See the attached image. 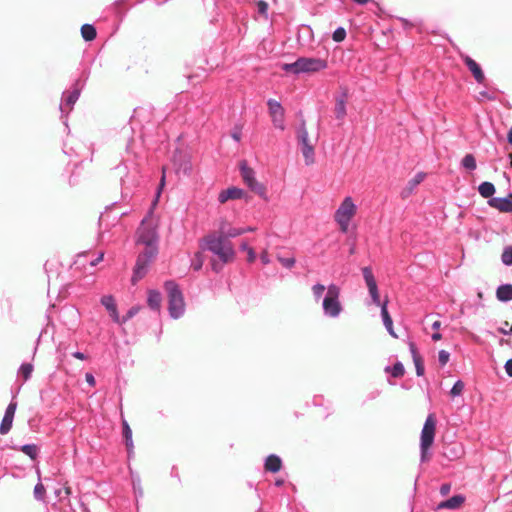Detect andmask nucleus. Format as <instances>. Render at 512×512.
<instances>
[{
    "mask_svg": "<svg viewBox=\"0 0 512 512\" xmlns=\"http://www.w3.org/2000/svg\"><path fill=\"white\" fill-rule=\"evenodd\" d=\"M132 485H133V489H134V492H135L136 496L142 497L143 496V490L141 488V481H140V478L138 476L137 477H132Z\"/></svg>",
    "mask_w": 512,
    "mask_h": 512,
    "instance_id": "49",
    "label": "nucleus"
},
{
    "mask_svg": "<svg viewBox=\"0 0 512 512\" xmlns=\"http://www.w3.org/2000/svg\"><path fill=\"white\" fill-rule=\"evenodd\" d=\"M172 163L174 170L178 176L190 175L192 171V163L190 161V158L186 154L180 151H176L172 157Z\"/></svg>",
    "mask_w": 512,
    "mask_h": 512,
    "instance_id": "12",
    "label": "nucleus"
},
{
    "mask_svg": "<svg viewBox=\"0 0 512 512\" xmlns=\"http://www.w3.org/2000/svg\"><path fill=\"white\" fill-rule=\"evenodd\" d=\"M85 380L87 384L91 387H94L96 385V380L92 373H86Z\"/></svg>",
    "mask_w": 512,
    "mask_h": 512,
    "instance_id": "56",
    "label": "nucleus"
},
{
    "mask_svg": "<svg viewBox=\"0 0 512 512\" xmlns=\"http://www.w3.org/2000/svg\"><path fill=\"white\" fill-rule=\"evenodd\" d=\"M297 139L301 145V152L305 158V163L310 165L314 162V147L309 143V135L305 122H302L297 130Z\"/></svg>",
    "mask_w": 512,
    "mask_h": 512,
    "instance_id": "8",
    "label": "nucleus"
},
{
    "mask_svg": "<svg viewBox=\"0 0 512 512\" xmlns=\"http://www.w3.org/2000/svg\"><path fill=\"white\" fill-rule=\"evenodd\" d=\"M45 487L41 482H38L34 487V497L37 500H43L45 496Z\"/></svg>",
    "mask_w": 512,
    "mask_h": 512,
    "instance_id": "47",
    "label": "nucleus"
},
{
    "mask_svg": "<svg viewBox=\"0 0 512 512\" xmlns=\"http://www.w3.org/2000/svg\"><path fill=\"white\" fill-rule=\"evenodd\" d=\"M249 189L251 191H253L254 193H256L257 195H259L262 199L264 200H267L268 197H267V192H266V187L258 182L257 180H255L251 185L248 186Z\"/></svg>",
    "mask_w": 512,
    "mask_h": 512,
    "instance_id": "32",
    "label": "nucleus"
},
{
    "mask_svg": "<svg viewBox=\"0 0 512 512\" xmlns=\"http://www.w3.org/2000/svg\"><path fill=\"white\" fill-rule=\"evenodd\" d=\"M101 304L107 309V311L116 307L115 299L112 295H104L101 298Z\"/></svg>",
    "mask_w": 512,
    "mask_h": 512,
    "instance_id": "41",
    "label": "nucleus"
},
{
    "mask_svg": "<svg viewBox=\"0 0 512 512\" xmlns=\"http://www.w3.org/2000/svg\"><path fill=\"white\" fill-rule=\"evenodd\" d=\"M496 189L492 182L484 181L478 186V192L483 198H493Z\"/></svg>",
    "mask_w": 512,
    "mask_h": 512,
    "instance_id": "26",
    "label": "nucleus"
},
{
    "mask_svg": "<svg viewBox=\"0 0 512 512\" xmlns=\"http://www.w3.org/2000/svg\"><path fill=\"white\" fill-rule=\"evenodd\" d=\"M109 312V315L110 317L112 318V320L117 323V324H120L121 325V318L119 316V313H118V310H117V306L114 307L112 310L108 311Z\"/></svg>",
    "mask_w": 512,
    "mask_h": 512,
    "instance_id": "54",
    "label": "nucleus"
},
{
    "mask_svg": "<svg viewBox=\"0 0 512 512\" xmlns=\"http://www.w3.org/2000/svg\"><path fill=\"white\" fill-rule=\"evenodd\" d=\"M355 213L356 205L352 198L350 196L345 197L334 214V219L339 225L341 232L346 233L348 231L349 223Z\"/></svg>",
    "mask_w": 512,
    "mask_h": 512,
    "instance_id": "7",
    "label": "nucleus"
},
{
    "mask_svg": "<svg viewBox=\"0 0 512 512\" xmlns=\"http://www.w3.org/2000/svg\"><path fill=\"white\" fill-rule=\"evenodd\" d=\"M243 234H244V231L241 230V227L240 228H235V227L226 228L225 223H222L220 226V235L222 237H224V239L226 241H228V239H230V238H235V237L243 235Z\"/></svg>",
    "mask_w": 512,
    "mask_h": 512,
    "instance_id": "25",
    "label": "nucleus"
},
{
    "mask_svg": "<svg viewBox=\"0 0 512 512\" xmlns=\"http://www.w3.org/2000/svg\"><path fill=\"white\" fill-rule=\"evenodd\" d=\"M451 491V484L450 483H443L441 486H440V489H439V492L441 494V496H447Z\"/></svg>",
    "mask_w": 512,
    "mask_h": 512,
    "instance_id": "55",
    "label": "nucleus"
},
{
    "mask_svg": "<svg viewBox=\"0 0 512 512\" xmlns=\"http://www.w3.org/2000/svg\"><path fill=\"white\" fill-rule=\"evenodd\" d=\"M464 390V383L461 380H457L450 390V395L454 397H458L462 394Z\"/></svg>",
    "mask_w": 512,
    "mask_h": 512,
    "instance_id": "42",
    "label": "nucleus"
},
{
    "mask_svg": "<svg viewBox=\"0 0 512 512\" xmlns=\"http://www.w3.org/2000/svg\"><path fill=\"white\" fill-rule=\"evenodd\" d=\"M496 297L501 302L512 300V284H502L496 290Z\"/></svg>",
    "mask_w": 512,
    "mask_h": 512,
    "instance_id": "23",
    "label": "nucleus"
},
{
    "mask_svg": "<svg viewBox=\"0 0 512 512\" xmlns=\"http://www.w3.org/2000/svg\"><path fill=\"white\" fill-rule=\"evenodd\" d=\"M478 99L494 101V100H496V91L495 90H493V91L482 90L479 92Z\"/></svg>",
    "mask_w": 512,
    "mask_h": 512,
    "instance_id": "45",
    "label": "nucleus"
},
{
    "mask_svg": "<svg viewBox=\"0 0 512 512\" xmlns=\"http://www.w3.org/2000/svg\"><path fill=\"white\" fill-rule=\"evenodd\" d=\"M328 66L327 61L321 58L314 57H299L293 63L284 64L283 70L292 72L296 75L301 73H315L326 69Z\"/></svg>",
    "mask_w": 512,
    "mask_h": 512,
    "instance_id": "4",
    "label": "nucleus"
},
{
    "mask_svg": "<svg viewBox=\"0 0 512 512\" xmlns=\"http://www.w3.org/2000/svg\"><path fill=\"white\" fill-rule=\"evenodd\" d=\"M200 247L218 256L222 263H228L235 255L232 244L220 234H208L201 240Z\"/></svg>",
    "mask_w": 512,
    "mask_h": 512,
    "instance_id": "2",
    "label": "nucleus"
},
{
    "mask_svg": "<svg viewBox=\"0 0 512 512\" xmlns=\"http://www.w3.org/2000/svg\"><path fill=\"white\" fill-rule=\"evenodd\" d=\"M61 314L63 316H69L72 320H74V322H76L79 317L78 310L73 306L62 308Z\"/></svg>",
    "mask_w": 512,
    "mask_h": 512,
    "instance_id": "40",
    "label": "nucleus"
},
{
    "mask_svg": "<svg viewBox=\"0 0 512 512\" xmlns=\"http://www.w3.org/2000/svg\"><path fill=\"white\" fill-rule=\"evenodd\" d=\"M72 356L74 358L82 360V361L87 359V356L83 352H80V351L73 352Z\"/></svg>",
    "mask_w": 512,
    "mask_h": 512,
    "instance_id": "60",
    "label": "nucleus"
},
{
    "mask_svg": "<svg viewBox=\"0 0 512 512\" xmlns=\"http://www.w3.org/2000/svg\"><path fill=\"white\" fill-rule=\"evenodd\" d=\"M431 339H432L433 341H439V340H441V339H442V334H441V333H439V332H435V333H433V334L431 335Z\"/></svg>",
    "mask_w": 512,
    "mask_h": 512,
    "instance_id": "64",
    "label": "nucleus"
},
{
    "mask_svg": "<svg viewBox=\"0 0 512 512\" xmlns=\"http://www.w3.org/2000/svg\"><path fill=\"white\" fill-rule=\"evenodd\" d=\"M152 262L147 259H143L138 255L132 275V282L135 284L141 280L148 272L149 266Z\"/></svg>",
    "mask_w": 512,
    "mask_h": 512,
    "instance_id": "15",
    "label": "nucleus"
},
{
    "mask_svg": "<svg viewBox=\"0 0 512 512\" xmlns=\"http://www.w3.org/2000/svg\"><path fill=\"white\" fill-rule=\"evenodd\" d=\"M164 288L168 298V312L172 319H179L185 313V301L179 285L174 280H167Z\"/></svg>",
    "mask_w": 512,
    "mask_h": 512,
    "instance_id": "3",
    "label": "nucleus"
},
{
    "mask_svg": "<svg viewBox=\"0 0 512 512\" xmlns=\"http://www.w3.org/2000/svg\"><path fill=\"white\" fill-rule=\"evenodd\" d=\"M450 359V353L446 350H440L438 353V361L441 366H445Z\"/></svg>",
    "mask_w": 512,
    "mask_h": 512,
    "instance_id": "51",
    "label": "nucleus"
},
{
    "mask_svg": "<svg viewBox=\"0 0 512 512\" xmlns=\"http://www.w3.org/2000/svg\"><path fill=\"white\" fill-rule=\"evenodd\" d=\"M103 258H104V253L100 252L95 259L90 261V266H92V267L96 266L98 263H100L103 260Z\"/></svg>",
    "mask_w": 512,
    "mask_h": 512,
    "instance_id": "59",
    "label": "nucleus"
},
{
    "mask_svg": "<svg viewBox=\"0 0 512 512\" xmlns=\"http://www.w3.org/2000/svg\"><path fill=\"white\" fill-rule=\"evenodd\" d=\"M505 372L509 377H512V358L508 359L504 365Z\"/></svg>",
    "mask_w": 512,
    "mask_h": 512,
    "instance_id": "57",
    "label": "nucleus"
},
{
    "mask_svg": "<svg viewBox=\"0 0 512 512\" xmlns=\"http://www.w3.org/2000/svg\"><path fill=\"white\" fill-rule=\"evenodd\" d=\"M267 106L274 127L283 131L285 129V111L281 103L275 99L270 98L267 100Z\"/></svg>",
    "mask_w": 512,
    "mask_h": 512,
    "instance_id": "9",
    "label": "nucleus"
},
{
    "mask_svg": "<svg viewBox=\"0 0 512 512\" xmlns=\"http://www.w3.org/2000/svg\"><path fill=\"white\" fill-rule=\"evenodd\" d=\"M16 409H17V402L14 400H11V402L8 404V406L5 410L4 416L14 419Z\"/></svg>",
    "mask_w": 512,
    "mask_h": 512,
    "instance_id": "50",
    "label": "nucleus"
},
{
    "mask_svg": "<svg viewBox=\"0 0 512 512\" xmlns=\"http://www.w3.org/2000/svg\"><path fill=\"white\" fill-rule=\"evenodd\" d=\"M124 2V0H116L112 5H111V9L114 10V13L116 14L117 17L120 18V20H122L123 18V14L121 13V11L119 10V6Z\"/></svg>",
    "mask_w": 512,
    "mask_h": 512,
    "instance_id": "53",
    "label": "nucleus"
},
{
    "mask_svg": "<svg viewBox=\"0 0 512 512\" xmlns=\"http://www.w3.org/2000/svg\"><path fill=\"white\" fill-rule=\"evenodd\" d=\"M340 288L332 283L328 285L326 294L322 300V309L325 316L337 318L341 314L343 307L340 302Z\"/></svg>",
    "mask_w": 512,
    "mask_h": 512,
    "instance_id": "5",
    "label": "nucleus"
},
{
    "mask_svg": "<svg viewBox=\"0 0 512 512\" xmlns=\"http://www.w3.org/2000/svg\"><path fill=\"white\" fill-rule=\"evenodd\" d=\"M410 351L412 354L413 362L416 369L417 376H423L425 372L424 363L422 357L418 354L417 349L413 344L410 345Z\"/></svg>",
    "mask_w": 512,
    "mask_h": 512,
    "instance_id": "24",
    "label": "nucleus"
},
{
    "mask_svg": "<svg viewBox=\"0 0 512 512\" xmlns=\"http://www.w3.org/2000/svg\"><path fill=\"white\" fill-rule=\"evenodd\" d=\"M436 429V420L434 414H429L425 420L420 437V459L426 462L430 458L429 448L434 442Z\"/></svg>",
    "mask_w": 512,
    "mask_h": 512,
    "instance_id": "6",
    "label": "nucleus"
},
{
    "mask_svg": "<svg viewBox=\"0 0 512 512\" xmlns=\"http://www.w3.org/2000/svg\"><path fill=\"white\" fill-rule=\"evenodd\" d=\"M165 168L162 169V177L160 179V183L157 189L156 196L152 202L150 209L148 210L146 216L141 221V224L137 230V243L143 245L150 244H158L159 243V234H158V225L159 219L154 217V207L157 205L159 196L161 191L165 185Z\"/></svg>",
    "mask_w": 512,
    "mask_h": 512,
    "instance_id": "1",
    "label": "nucleus"
},
{
    "mask_svg": "<svg viewBox=\"0 0 512 512\" xmlns=\"http://www.w3.org/2000/svg\"><path fill=\"white\" fill-rule=\"evenodd\" d=\"M425 178V174L422 172L417 173L414 178H412L408 185L410 189L415 188L417 185H419Z\"/></svg>",
    "mask_w": 512,
    "mask_h": 512,
    "instance_id": "48",
    "label": "nucleus"
},
{
    "mask_svg": "<svg viewBox=\"0 0 512 512\" xmlns=\"http://www.w3.org/2000/svg\"><path fill=\"white\" fill-rule=\"evenodd\" d=\"M81 35L85 41H93L97 36L96 28L92 24H83Z\"/></svg>",
    "mask_w": 512,
    "mask_h": 512,
    "instance_id": "28",
    "label": "nucleus"
},
{
    "mask_svg": "<svg viewBox=\"0 0 512 512\" xmlns=\"http://www.w3.org/2000/svg\"><path fill=\"white\" fill-rule=\"evenodd\" d=\"M162 302L161 293L158 290L151 289L148 291L147 304L150 309L159 312Z\"/></svg>",
    "mask_w": 512,
    "mask_h": 512,
    "instance_id": "21",
    "label": "nucleus"
},
{
    "mask_svg": "<svg viewBox=\"0 0 512 512\" xmlns=\"http://www.w3.org/2000/svg\"><path fill=\"white\" fill-rule=\"evenodd\" d=\"M348 98L347 89H343L342 92L335 97L334 113L336 119L343 121L346 116V102Z\"/></svg>",
    "mask_w": 512,
    "mask_h": 512,
    "instance_id": "14",
    "label": "nucleus"
},
{
    "mask_svg": "<svg viewBox=\"0 0 512 512\" xmlns=\"http://www.w3.org/2000/svg\"><path fill=\"white\" fill-rule=\"evenodd\" d=\"M387 305H388L387 299L381 305H379L381 308V316H382L383 324H384L386 330L388 331V333L391 336L396 338L397 335L395 334V332L393 330V321L388 312Z\"/></svg>",
    "mask_w": 512,
    "mask_h": 512,
    "instance_id": "20",
    "label": "nucleus"
},
{
    "mask_svg": "<svg viewBox=\"0 0 512 512\" xmlns=\"http://www.w3.org/2000/svg\"><path fill=\"white\" fill-rule=\"evenodd\" d=\"M20 450L32 460H35L38 456V447L35 444H24L20 447Z\"/></svg>",
    "mask_w": 512,
    "mask_h": 512,
    "instance_id": "33",
    "label": "nucleus"
},
{
    "mask_svg": "<svg viewBox=\"0 0 512 512\" xmlns=\"http://www.w3.org/2000/svg\"><path fill=\"white\" fill-rule=\"evenodd\" d=\"M243 196V190L237 187H230L226 190H222L219 193L218 201L220 203H225L228 200H236L240 199Z\"/></svg>",
    "mask_w": 512,
    "mask_h": 512,
    "instance_id": "19",
    "label": "nucleus"
},
{
    "mask_svg": "<svg viewBox=\"0 0 512 512\" xmlns=\"http://www.w3.org/2000/svg\"><path fill=\"white\" fill-rule=\"evenodd\" d=\"M83 88V84L81 81L77 79L72 85V89L70 91L63 92L62 101L60 103V111L62 115L65 112V107H69V111L72 110L73 105L77 102L80 97L81 90Z\"/></svg>",
    "mask_w": 512,
    "mask_h": 512,
    "instance_id": "10",
    "label": "nucleus"
},
{
    "mask_svg": "<svg viewBox=\"0 0 512 512\" xmlns=\"http://www.w3.org/2000/svg\"><path fill=\"white\" fill-rule=\"evenodd\" d=\"M462 59L469 71L472 73L475 81L478 84L483 85L486 78L481 66L468 55L464 56Z\"/></svg>",
    "mask_w": 512,
    "mask_h": 512,
    "instance_id": "13",
    "label": "nucleus"
},
{
    "mask_svg": "<svg viewBox=\"0 0 512 512\" xmlns=\"http://www.w3.org/2000/svg\"><path fill=\"white\" fill-rule=\"evenodd\" d=\"M231 137L236 141L239 142L241 139V131L240 130H234L231 133Z\"/></svg>",
    "mask_w": 512,
    "mask_h": 512,
    "instance_id": "61",
    "label": "nucleus"
},
{
    "mask_svg": "<svg viewBox=\"0 0 512 512\" xmlns=\"http://www.w3.org/2000/svg\"><path fill=\"white\" fill-rule=\"evenodd\" d=\"M512 193L508 197H493L488 200V205L500 212L512 213Z\"/></svg>",
    "mask_w": 512,
    "mask_h": 512,
    "instance_id": "16",
    "label": "nucleus"
},
{
    "mask_svg": "<svg viewBox=\"0 0 512 512\" xmlns=\"http://www.w3.org/2000/svg\"><path fill=\"white\" fill-rule=\"evenodd\" d=\"M204 264V258L201 252H197L191 263V267L194 271H200Z\"/></svg>",
    "mask_w": 512,
    "mask_h": 512,
    "instance_id": "37",
    "label": "nucleus"
},
{
    "mask_svg": "<svg viewBox=\"0 0 512 512\" xmlns=\"http://www.w3.org/2000/svg\"><path fill=\"white\" fill-rule=\"evenodd\" d=\"M240 250L246 251L248 262L251 263V262L255 261L256 253H255L254 249L248 245L247 242H242L240 244Z\"/></svg>",
    "mask_w": 512,
    "mask_h": 512,
    "instance_id": "39",
    "label": "nucleus"
},
{
    "mask_svg": "<svg viewBox=\"0 0 512 512\" xmlns=\"http://www.w3.org/2000/svg\"><path fill=\"white\" fill-rule=\"evenodd\" d=\"M33 369L34 367L31 363H22L18 369V375L26 382L31 378Z\"/></svg>",
    "mask_w": 512,
    "mask_h": 512,
    "instance_id": "31",
    "label": "nucleus"
},
{
    "mask_svg": "<svg viewBox=\"0 0 512 512\" xmlns=\"http://www.w3.org/2000/svg\"><path fill=\"white\" fill-rule=\"evenodd\" d=\"M362 275H363L364 281L367 285L368 292L372 299L373 304H375L376 306L381 305L383 302H381L377 282L372 273L371 267H369V266L363 267Z\"/></svg>",
    "mask_w": 512,
    "mask_h": 512,
    "instance_id": "11",
    "label": "nucleus"
},
{
    "mask_svg": "<svg viewBox=\"0 0 512 512\" xmlns=\"http://www.w3.org/2000/svg\"><path fill=\"white\" fill-rule=\"evenodd\" d=\"M145 249L139 254L143 259L152 262L158 255V244L144 245Z\"/></svg>",
    "mask_w": 512,
    "mask_h": 512,
    "instance_id": "27",
    "label": "nucleus"
},
{
    "mask_svg": "<svg viewBox=\"0 0 512 512\" xmlns=\"http://www.w3.org/2000/svg\"><path fill=\"white\" fill-rule=\"evenodd\" d=\"M346 38V30L343 27H338L332 34V39L335 42H342Z\"/></svg>",
    "mask_w": 512,
    "mask_h": 512,
    "instance_id": "46",
    "label": "nucleus"
},
{
    "mask_svg": "<svg viewBox=\"0 0 512 512\" xmlns=\"http://www.w3.org/2000/svg\"><path fill=\"white\" fill-rule=\"evenodd\" d=\"M122 435L125 442V446L131 448L132 445H134L132 438V430L125 419L122 420Z\"/></svg>",
    "mask_w": 512,
    "mask_h": 512,
    "instance_id": "30",
    "label": "nucleus"
},
{
    "mask_svg": "<svg viewBox=\"0 0 512 512\" xmlns=\"http://www.w3.org/2000/svg\"><path fill=\"white\" fill-rule=\"evenodd\" d=\"M140 311V306H132L125 315L121 318V324L126 323L130 319H132L134 316H136Z\"/></svg>",
    "mask_w": 512,
    "mask_h": 512,
    "instance_id": "43",
    "label": "nucleus"
},
{
    "mask_svg": "<svg viewBox=\"0 0 512 512\" xmlns=\"http://www.w3.org/2000/svg\"><path fill=\"white\" fill-rule=\"evenodd\" d=\"M277 260L287 269L293 268L296 263V259L294 257H282L278 255Z\"/></svg>",
    "mask_w": 512,
    "mask_h": 512,
    "instance_id": "44",
    "label": "nucleus"
},
{
    "mask_svg": "<svg viewBox=\"0 0 512 512\" xmlns=\"http://www.w3.org/2000/svg\"><path fill=\"white\" fill-rule=\"evenodd\" d=\"M211 266L212 270L215 271L216 273H218L221 270V266L216 261H212Z\"/></svg>",
    "mask_w": 512,
    "mask_h": 512,
    "instance_id": "63",
    "label": "nucleus"
},
{
    "mask_svg": "<svg viewBox=\"0 0 512 512\" xmlns=\"http://www.w3.org/2000/svg\"><path fill=\"white\" fill-rule=\"evenodd\" d=\"M501 261L506 266H512V246H506L501 255Z\"/></svg>",
    "mask_w": 512,
    "mask_h": 512,
    "instance_id": "36",
    "label": "nucleus"
},
{
    "mask_svg": "<svg viewBox=\"0 0 512 512\" xmlns=\"http://www.w3.org/2000/svg\"><path fill=\"white\" fill-rule=\"evenodd\" d=\"M498 331L503 335H512V326L509 328V330H506L504 327H500Z\"/></svg>",
    "mask_w": 512,
    "mask_h": 512,
    "instance_id": "62",
    "label": "nucleus"
},
{
    "mask_svg": "<svg viewBox=\"0 0 512 512\" xmlns=\"http://www.w3.org/2000/svg\"><path fill=\"white\" fill-rule=\"evenodd\" d=\"M461 165L469 170V171H473L476 169L477 167V164H476V159L475 157L472 155V154H466L462 161H461Z\"/></svg>",
    "mask_w": 512,
    "mask_h": 512,
    "instance_id": "34",
    "label": "nucleus"
},
{
    "mask_svg": "<svg viewBox=\"0 0 512 512\" xmlns=\"http://www.w3.org/2000/svg\"><path fill=\"white\" fill-rule=\"evenodd\" d=\"M283 466L282 459L276 454H270L265 458L264 469L267 472L277 473Z\"/></svg>",
    "mask_w": 512,
    "mask_h": 512,
    "instance_id": "18",
    "label": "nucleus"
},
{
    "mask_svg": "<svg viewBox=\"0 0 512 512\" xmlns=\"http://www.w3.org/2000/svg\"><path fill=\"white\" fill-rule=\"evenodd\" d=\"M465 501V497L461 494H456L450 497L447 500L441 501L435 507V511H439L442 509L456 510L458 509Z\"/></svg>",
    "mask_w": 512,
    "mask_h": 512,
    "instance_id": "17",
    "label": "nucleus"
},
{
    "mask_svg": "<svg viewBox=\"0 0 512 512\" xmlns=\"http://www.w3.org/2000/svg\"><path fill=\"white\" fill-rule=\"evenodd\" d=\"M257 9L259 14L261 15H267L268 12V3L264 0H259L257 2Z\"/></svg>",
    "mask_w": 512,
    "mask_h": 512,
    "instance_id": "52",
    "label": "nucleus"
},
{
    "mask_svg": "<svg viewBox=\"0 0 512 512\" xmlns=\"http://www.w3.org/2000/svg\"><path fill=\"white\" fill-rule=\"evenodd\" d=\"M13 419L10 417L3 416L1 424H0V434H7L12 428Z\"/></svg>",
    "mask_w": 512,
    "mask_h": 512,
    "instance_id": "38",
    "label": "nucleus"
},
{
    "mask_svg": "<svg viewBox=\"0 0 512 512\" xmlns=\"http://www.w3.org/2000/svg\"><path fill=\"white\" fill-rule=\"evenodd\" d=\"M240 173L247 186L256 180L254 170L247 165L246 161L240 162Z\"/></svg>",
    "mask_w": 512,
    "mask_h": 512,
    "instance_id": "22",
    "label": "nucleus"
},
{
    "mask_svg": "<svg viewBox=\"0 0 512 512\" xmlns=\"http://www.w3.org/2000/svg\"><path fill=\"white\" fill-rule=\"evenodd\" d=\"M260 260L263 265H268L270 263V257L267 253V251H264L260 254Z\"/></svg>",
    "mask_w": 512,
    "mask_h": 512,
    "instance_id": "58",
    "label": "nucleus"
},
{
    "mask_svg": "<svg viewBox=\"0 0 512 512\" xmlns=\"http://www.w3.org/2000/svg\"><path fill=\"white\" fill-rule=\"evenodd\" d=\"M325 291H327V287L321 283H316L312 286V294L316 302L322 298Z\"/></svg>",
    "mask_w": 512,
    "mask_h": 512,
    "instance_id": "35",
    "label": "nucleus"
},
{
    "mask_svg": "<svg viewBox=\"0 0 512 512\" xmlns=\"http://www.w3.org/2000/svg\"><path fill=\"white\" fill-rule=\"evenodd\" d=\"M385 372L390 373L391 376L394 378H400L404 375L405 368H404V365L402 364V362L397 361L393 364V366H386Z\"/></svg>",
    "mask_w": 512,
    "mask_h": 512,
    "instance_id": "29",
    "label": "nucleus"
}]
</instances>
